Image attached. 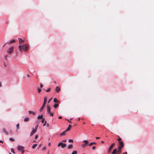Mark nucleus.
Listing matches in <instances>:
<instances>
[{
    "label": "nucleus",
    "mask_w": 154,
    "mask_h": 154,
    "mask_svg": "<svg viewBox=\"0 0 154 154\" xmlns=\"http://www.w3.org/2000/svg\"><path fill=\"white\" fill-rule=\"evenodd\" d=\"M66 120L67 121H68L70 123H71V122H70L69 120H67V119H66Z\"/></svg>",
    "instance_id": "nucleus-47"
},
{
    "label": "nucleus",
    "mask_w": 154,
    "mask_h": 154,
    "mask_svg": "<svg viewBox=\"0 0 154 154\" xmlns=\"http://www.w3.org/2000/svg\"><path fill=\"white\" fill-rule=\"evenodd\" d=\"M29 45L27 44H25L23 45H20L18 46L19 50L22 52L23 51H27L28 50Z\"/></svg>",
    "instance_id": "nucleus-1"
},
{
    "label": "nucleus",
    "mask_w": 154,
    "mask_h": 154,
    "mask_svg": "<svg viewBox=\"0 0 154 154\" xmlns=\"http://www.w3.org/2000/svg\"><path fill=\"white\" fill-rule=\"evenodd\" d=\"M41 146V144H40V145H39V146Z\"/></svg>",
    "instance_id": "nucleus-57"
},
{
    "label": "nucleus",
    "mask_w": 154,
    "mask_h": 154,
    "mask_svg": "<svg viewBox=\"0 0 154 154\" xmlns=\"http://www.w3.org/2000/svg\"><path fill=\"white\" fill-rule=\"evenodd\" d=\"M51 88H49L48 89H47V90H46V91L47 92H48L50 91L51 90Z\"/></svg>",
    "instance_id": "nucleus-33"
},
{
    "label": "nucleus",
    "mask_w": 154,
    "mask_h": 154,
    "mask_svg": "<svg viewBox=\"0 0 154 154\" xmlns=\"http://www.w3.org/2000/svg\"><path fill=\"white\" fill-rule=\"evenodd\" d=\"M43 86V85L41 83L40 84V87L41 88H42Z\"/></svg>",
    "instance_id": "nucleus-42"
},
{
    "label": "nucleus",
    "mask_w": 154,
    "mask_h": 154,
    "mask_svg": "<svg viewBox=\"0 0 154 154\" xmlns=\"http://www.w3.org/2000/svg\"><path fill=\"white\" fill-rule=\"evenodd\" d=\"M45 106V105H44V104H43L42 106L40 108V112H42L43 109H44Z\"/></svg>",
    "instance_id": "nucleus-14"
},
{
    "label": "nucleus",
    "mask_w": 154,
    "mask_h": 154,
    "mask_svg": "<svg viewBox=\"0 0 154 154\" xmlns=\"http://www.w3.org/2000/svg\"><path fill=\"white\" fill-rule=\"evenodd\" d=\"M54 103H58L59 101L56 98H54Z\"/></svg>",
    "instance_id": "nucleus-23"
},
{
    "label": "nucleus",
    "mask_w": 154,
    "mask_h": 154,
    "mask_svg": "<svg viewBox=\"0 0 154 154\" xmlns=\"http://www.w3.org/2000/svg\"><path fill=\"white\" fill-rule=\"evenodd\" d=\"M22 152V154H23L24 152V149H23V150H22V151H21Z\"/></svg>",
    "instance_id": "nucleus-41"
},
{
    "label": "nucleus",
    "mask_w": 154,
    "mask_h": 154,
    "mask_svg": "<svg viewBox=\"0 0 154 154\" xmlns=\"http://www.w3.org/2000/svg\"><path fill=\"white\" fill-rule=\"evenodd\" d=\"M19 125H20L18 123L16 125V127L17 128V131H18V129L19 128Z\"/></svg>",
    "instance_id": "nucleus-24"
},
{
    "label": "nucleus",
    "mask_w": 154,
    "mask_h": 154,
    "mask_svg": "<svg viewBox=\"0 0 154 154\" xmlns=\"http://www.w3.org/2000/svg\"><path fill=\"white\" fill-rule=\"evenodd\" d=\"M122 148H118V150L117 149H113L112 152L111 154H115L116 153H117L119 154H120L121 152V149Z\"/></svg>",
    "instance_id": "nucleus-2"
},
{
    "label": "nucleus",
    "mask_w": 154,
    "mask_h": 154,
    "mask_svg": "<svg viewBox=\"0 0 154 154\" xmlns=\"http://www.w3.org/2000/svg\"><path fill=\"white\" fill-rule=\"evenodd\" d=\"M118 141H119V142H121L122 141V139L120 138H119V139L117 140Z\"/></svg>",
    "instance_id": "nucleus-29"
},
{
    "label": "nucleus",
    "mask_w": 154,
    "mask_h": 154,
    "mask_svg": "<svg viewBox=\"0 0 154 154\" xmlns=\"http://www.w3.org/2000/svg\"><path fill=\"white\" fill-rule=\"evenodd\" d=\"M101 142L102 143H103V141H101Z\"/></svg>",
    "instance_id": "nucleus-56"
},
{
    "label": "nucleus",
    "mask_w": 154,
    "mask_h": 154,
    "mask_svg": "<svg viewBox=\"0 0 154 154\" xmlns=\"http://www.w3.org/2000/svg\"><path fill=\"white\" fill-rule=\"evenodd\" d=\"M70 130V128H69L68 127V128H67V129L66 130V132L67 131H69V130Z\"/></svg>",
    "instance_id": "nucleus-37"
},
{
    "label": "nucleus",
    "mask_w": 154,
    "mask_h": 154,
    "mask_svg": "<svg viewBox=\"0 0 154 154\" xmlns=\"http://www.w3.org/2000/svg\"><path fill=\"white\" fill-rule=\"evenodd\" d=\"M28 112L29 114H32L33 115H35L36 114L35 112L33 111H29Z\"/></svg>",
    "instance_id": "nucleus-12"
},
{
    "label": "nucleus",
    "mask_w": 154,
    "mask_h": 154,
    "mask_svg": "<svg viewBox=\"0 0 154 154\" xmlns=\"http://www.w3.org/2000/svg\"><path fill=\"white\" fill-rule=\"evenodd\" d=\"M18 39L19 40V42L20 43H21L22 42L23 43L24 42V41L21 38H19Z\"/></svg>",
    "instance_id": "nucleus-13"
},
{
    "label": "nucleus",
    "mask_w": 154,
    "mask_h": 154,
    "mask_svg": "<svg viewBox=\"0 0 154 154\" xmlns=\"http://www.w3.org/2000/svg\"><path fill=\"white\" fill-rule=\"evenodd\" d=\"M51 143H48V145L49 146H51Z\"/></svg>",
    "instance_id": "nucleus-48"
},
{
    "label": "nucleus",
    "mask_w": 154,
    "mask_h": 154,
    "mask_svg": "<svg viewBox=\"0 0 154 154\" xmlns=\"http://www.w3.org/2000/svg\"><path fill=\"white\" fill-rule=\"evenodd\" d=\"M46 149V147H44L43 149H42V150H45Z\"/></svg>",
    "instance_id": "nucleus-34"
},
{
    "label": "nucleus",
    "mask_w": 154,
    "mask_h": 154,
    "mask_svg": "<svg viewBox=\"0 0 154 154\" xmlns=\"http://www.w3.org/2000/svg\"><path fill=\"white\" fill-rule=\"evenodd\" d=\"M119 145L118 146V147L121 148H122L124 146V144L123 141H121V142H119Z\"/></svg>",
    "instance_id": "nucleus-9"
},
{
    "label": "nucleus",
    "mask_w": 154,
    "mask_h": 154,
    "mask_svg": "<svg viewBox=\"0 0 154 154\" xmlns=\"http://www.w3.org/2000/svg\"><path fill=\"white\" fill-rule=\"evenodd\" d=\"M60 88L59 87L57 86L56 87V91L58 93V92H59L60 91Z\"/></svg>",
    "instance_id": "nucleus-11"
},
{
    "label": "nucleus",
    "mask_w": 154,
    "mask_h": 154,
    "mask_svg": "<svg viewBox=\"0 0 154 154\" xmlns=\"http://www.w3.org/2000/svg\"><path fill=\"white\" fill-rule=\"evenodd\" d=\"M83 124H85V122H84V123H83Z\"/></svg>",
    "instance_id": "nucleus-58"
},
{
    "label": "nucleus",
    "mask_w": 154,
    "mask_h": 154,
    "mask_svg": "<svg viewBox=\"0 0 154 154\" xmlns=\"http://www.w3.org/2000/svg\"><path fill=\"white\" fill-rule=\"evenodd\" d=\"M51 99H52V98L50 99L49 100V101H48V103H49Z\"/></svg>",
    "instance_id": "nucleus-46"
},
{
    "label": "nucleus",
    "mask_w": 154,
    "mask_h": 154,
    "mask_svg": "<svg viewBox=\"0 0 154 154\" xmlns=\"http://www.w3.org/2000/svg\"><path fill=\"white\" fill-rule=\"evenodd\" d=\"M66 131L65 130V131H63V133H61L60 134V136H62L65 135L66 134Z\"/></svg>",
    "instance_id": "nucleus-17"
},
{
    "label": "nucleus",
    "mask_w": 154,
    "mask_h": 154,
    "mask_svg": "<svg viewBox=\"0 0 154 154\" xmlns=\"http://www.w3.org/2000/svg\"><path fill=\"white\" fill-rule=\"evenodd\" d=\"M26 76H27L28 78H29V75H26Z\"/></svg>",
    "instance_id": "nucleus-50"
},
{
    "label": "nucleus",
    "mask_w": 154,
    "mask_h": 154,
    "mask_svg": "<svg viewBox=\"0 0 154 154\" xmlns=\"http://www.w3.org/2000/svg\"><path fill=\"white\" fill-rule=\"evenodd\" d=\"M47 126L48 127H49V126H50V125H49V123H47Z\"/></svg>",
    "instance_id": "nucleus-43"
},
{
    "label": "nucleus",
    "mask_w": 154,
    "mask_h": 154,
    "mask_svg": "<svg viewBox=\"0 0 154 154\" xmlns=\"http://www.w3.org/2000/svg\"><path fill=\"white\" fill-rule=\"evenodd\" d=\"M57 146L58 147L61 146V147L62 148H64L66 147V143H63L62 142H60L58 143Z\"/></svg>",
    "instance_id": "nucleus-5"
},
{
    "label": "nucleus",
    "mask_w": 154,
    "mask_h": 154,
    "mask_svg": "<svg viewBox=\"0 0 154 154\" xmlns=\"http://www.w3.org/2000/svg\"><path fill=\"white\" fill-rule=\"evenodd\" d=\"M24 148L23 146H21L18 145L17 146V149L20 151L23 150L24 149Z\"/></svg>",
    "instance_id": "nucleus-10"
},
{
    "label": "nucleus",
    "mask_w": 154,
    "mask_h": 154,
    "mask_svg": "<svg viewBox=\"0 0 154 154\" xmlns=\"http://www.w3.org/2000/svg\"><path fill=\"white\" fill-rule=\"evenodd\" d=\"M3 132L4 133H5L7 135H8V133L6 131V129L5 128H4L3 129Z\"/></svg>",
    "instance_id": "nucleus-15"
},
{
    "label": "nucleus",
    "mask_w": 154,
    "mask_h": 154,
    "mask_svg": "<svg viewBox=\"0 0 154 154\" xmlns=\"http://www.w3.org/2000/svg\"><path fill=\"white\" fill-rule=\"evenodd\" d=\"M10 140L11 141H14V139H13V138H10Z\"/></svg>",
    "instance_id": "nucleus-31"
},
{
    "label": "nucleus",
    "mask_w": 154,
    "mask_h": 154,
    "mask_svg": "<svg viewBox=\"0 0 154 154\" xmlns=\"http://www.w3.org/2000/svg\"><path fill=\"white\" fill-rule=\"evenodd\" d=\"M73 145L72 144L69 145L68 147V149H71L73 148Z\"/></svg>",
    "instance_id": "nucleus-21"
},
{
    "label": "nucleus",
    "mask_w": 154,
    "mask_h": 154,
    "mask_svg": "<svg viewBox=\"0 0 154 154\" xmlns=\"http://www.w3.org/2000/svg\"><path fill=\"white\" fill-rule=\"evenodd\" d=\"M47 98L46 97H45L44 98V103H43V104L45 105L46 103H47Z\"/></svg>",
    "instance_id": "nucleus-16"
},
{
    "label": "nucleus",
    "mask_w": 154,
    "mask_h": 154,
    "mask_svg": "<svg viewBox=\"0 0 154 154\" xmlns=\"http://www.w3.org/2000/svg\"><path fill=\"white\" fill-rule=\"evenodd\" d=\"M2 86V84L1 82H0V87H1Z\"/></svg>",
    "instance_id": "nucleus-49"
},
{
    "label": "nucleus",
    "mask_w": 154,
    "mask_h": 154,
    "mask_svg": "<svg viewBox=\"0 0 154 154\" xmlns=\"http://www.w3.org/2000/svg\"><path fill=\"white\" fill-rule=\"evenodd\" d=\"M119 154L117 153V154Z\"/></svg>",
    "instance_id": "nucleus-60"
},
{
    "label": "nucleus",
    "mask_w": 154,
    "mask_h": 154,
    "mask_svg": "<svg viewBox=\"0 0 154 154\" xmlns=\"http://www.w3.org/2000/svg\"><path fill=\"white\" fill-rule=\"evenodd\" d=\"M66 141V140H62V142H65Z\"/></svg>",
    "instance_id": "nucleus-39"
},
{
    "label": "nucleus",
    "mask_w": 154,
    "mask_h": 154,
    "mask_svg": "<svg viewBox=\"0 0 154 154\" xmlns=\"http://www.w3.org/2000/svg\"><path fill=\"white\" fill-rule=\"evenodd\" d=\"M15 42V40H10L8 42V44H10V43H14Z\"/></svg>",
    "instance_id": "nucleus-18"
},
{
    "label": "nucleus",
    "mask_w": 154,
    "mask_h": 154,
    "mask_svg": "<svg viewBox=\"0 0 154 154\" xmlns=\"http://www.w3.org/2000/svg\"><path fill=\"white\" fill-rule=\"evenodd\" d=\"M38 125H37L35 126V128L33 129L32 130L31 132V133H30V136L34 134L36 132L37 129V128H38Z\"/></svg>",
    "instance_id": "nucleus-3"
},
{
    "label": "nucleus",
    "mask_w": 154,
    "mask_h": 154,
    "mask_svg": "<svg viewBox=\"0 0 154 154\" xmlns=\"http://www.w3.org/2000/svg\"><path fill=\"white\" fill-rule=\"evenodd\" d=\"M6 44V43L2 47L3 48L5 46V45Z\"/></svg>",
    "instance_id": "nucleus-54"
},
{
    "label": "nucleus",
    "mask_w": 154,
    "mask_h": 154,
    "mask_svg": "<svg viewBox=\"0 0 154 154\" xmlns=\"http://www.w3.org/2000/svg\"><path fill=\"white\" fill-rule=\"evenodd\" d=\"M3 143V141H2V140H0V143Z\"/></svg>",
    "instance_id": "nucleus-52"
},
{
    "label": "nucleus",
    "mask_w": 154,
    "mask_h": 154,
    "mask_svg": "<svg viewBox=\"0 0 154 154\" xmlns=\"http://www.w3.org/2000/svg\"><path fill=\"white\" fill-rule=\"evenodd\" d=\"M38 137V135H36L35 137V139H37Z\"/></svg>",
    "instance_id": "nucleus-40"
},
{
    "label": "nucleus",
    "mask_w": 154,
    "mask_h": 154,
    "mask_svg": "<svg viewBox=\"0 0 154 154\" xmlns=\"http://www.w3.org/2000/svg\"><path fill=\"white\" fill-rule=\"evenodd\" d=\"M11 152H13V153H15L14 151V149H11Z\"/></svg>",
    "instance_id": "nucleus-32"
},
{
    "label": "nucleus",
    "mask_w": 154,
    "mask_h": 154,
    "mask_svg": "<svg viewBox=\"0 0 154 154\" xmlns=\"http://www.w3.org/2000/svg\"><path fill=\"white\" fill-rule=\"evenodd\" d=\"M80 118H79V119H78V121H79L80 120Z\"/></svg>",
    "instance_id": "nucleus-55"
},
{
    "label": "nucleus",
    "mask_w": 154,
    "mask_h": 154,
    "mask_svg": "<svg viewBox=\"0 0 154 154\" xmlns=\"http://www.w3.org/2000/svg\"><path fill=\"white\" fill-rule=\"evenodd\" d=\"M10 154H11V153H10Z\"/></svg>",
    "instance_id": "nucleus-59"
},
{
    "label": "nucleus",
    "mask_w": 154,
    "mask_h": 154,
    "mask_svg": "<svg viewBox=\"0 0 154 154\" xmlns=\"http://www.w3.org/2000/svg\"><path fill=\"white\" fill-rule=\"evenodd\" d=\"M69 142V143L70 142H73V140L71 139H69L68 141Z\"/></svg>",
    "instance_id": "nucleus-30"
},
{
    "label": "nucleus",
    "mask_w": 154,
    "mask_h": 154,
    "mask_svg": "<svg viewBox=\"0 0 154 154\" xmlns=\"http://www.w3.org/2000/svg\"><path fill=\"white\" fill-rule=\"evenodd\" d=\"M37 90L38 92L40 93L41 91V89L39 88H37Z\"/></svg>",
    "instance_id": "nucleus-27"
},
{
    "label": "nucleus",
    "mask_w": 154,
    "mask_h": 154,
    "mask_svg": "<svg viewBox=\"0 0 154 154\" xmlns=\"http://www.w3.org/2000/svg\"><path fill=\"white\" fill-rule=\"evenodd\" d=\"M59 106L58 104H55L54 105V107L55 108H56Z\"/></svg>",
    "instance_id": "nucleus-25"
},
{
    "label": "nucleus",
    "mask_w": 154,
    "mask_h": 154,
    "mask_svg": "<svg viewBox=\"0 0 154 154\" xmlns=\"http://www.w3.org/2000/svg\"><path fill=\"white\" fill-rule=\"evenodd\" d=\"M43 116H42V115L39 116L38 117V119H43Z\"/></svg>",
    "instance_id": "nucleus-22"
},
{
    "label": "nucleus",
    "mask_w": 154,
    "mask_h": 154,
    "mask_svg": "<svg viewBox=\"0 0 154 154\" xmlns=\"http://www.w3.org/2000/svg\"><path fill=\"white\" fill-rule=\"evenodd\" d=\"M8 57V55H6L5 56V59H7Z\"/></svg>",
    "instance_id": "nucleus-44"
},
{
    "label": "nucleus",
    "mask_w": 154,
    "mask_h": 154,
    "mask_svg": "<svg viewBox=\"0 0 154 154\" xmlns=\"http://www.w3.org/2000/svg\"><path fill=\"white\" fill-rule=\"evenodd\" d=\"M100 138V137H96V139H99Z\"/></svg>",
    "instance_id": "nucleus-51"
},
{
    "label": "nucleus",
    "mask_w": 154,
    "mask_h": 154,
    "mask_svg": "<svg viewBox=\"0 0 154 154\" xmlns=\"http://www.w3.org/2000/svg\"><path fill=\"white\" fill-rule=\"evenodd\" d=\"M96 143L95 142H93L90 143L88 144V145L89 146H91L93 144H96Z\"/></svg>",
    "instance_id": "nucleus-20"
},
{
    "label": "nucleus",
    "mask_w": 154,
    "mask_h": 154,
    "mask_svg": "<svg viewBox=\"0 0 154 154\" xmlns=\"http://www.w3.org/2000/svg\"><path fill=\"white\" fill-rule=\"evenodd\" d=\"M83 142L84 143L82 145L83 148H84L89 143V142L88 140H84L83 141Z\"/></svg>",
    "instance_id": "nucleus-7"
},
{
    "label": "nucleus",
    "mask_w": 154,
    "mask_h": 154,
    "mask_svg": "<svg viewBox=\"0 0 154 154\" xmlns=\"http://www.w3.org/2000/svg\"><path fill=\"white\" fill-rule=\"evenodd\" d=\"M14 48L13 46L11 47L7 50V52L9 54H11L14 51Z\"/></svg>",
    "instance_id": "nucleus-6"
},
{
    "label": "nucleus",
    "mask_w": 154,
    "mask_h": 154,
    "mask_svg": "<svg viewBox=\"0 0 154 154\" xmlns=\"http://www.w3.org/2000/svg\"><path fill=\"white\" fill-rule=\"evenodd\" d=\"M29 117H26L24 119V122H28L29 121Z\"/></svg>",
    "instance_id": "nucleus-19"
},
{
    "label": "nucleus",
    "mask_w": 154,
    "mask_h": 154,
    "mask_svg": "<svg viewBox=\"0 0 154 154\" xmlns=\"http://www.w3.org/2000/svg\"><path fill=\"white\" fill-rule=\"evenodd\" d=\"M46 122H46V121H45L44 123V124L43 125V126H45L46 125Z\"/></svg>",
    "instance_id": "nucleus-35"
},
{
    "label": "nucleus",
    "mask_w": 154,
    "mask_h": 154,
    "mask_svg": "<svg viewBox=\"0 0 154 154\" xmlns=\"http://www.w3.org/2000/svg\"><path fill=\"white\" fill-rule=\"evenodd\" d=\"M37 144H33L32 145V149L35 148L36 147V146H37Z\"/></svg>",
    "instance_id": "nucleus-26"
},
{
    "label": "nucleus",
    "mask_w": 154,
    "mask_h": 154,
    "mask_svg": "<svg viewBox=\"0 0 154 154\" xmlns=\"http://www.w3.org/2000/svg\"><path fill=\"white\" fill-rule=\"evenodd\" d=\"M96 149V147L95 146H93L92 148V149L93 150H94V149Z\"/></svg>",
    "instance_id": "nucleus-38"
},
{
    "label": "nucleus",
    "mask_w": 154,
    "mask_h": 154,
    "mask_svg": "<svg viewBox=\"0 0 154 154\" xmlns=\"http://www.w3.org/2000/svg\"><path fill=\"white\" fill-rule=\"evenodd\" d=\"M69 128H70L71 127V125H69Z\"/></svg>",
    "instance_id": "nucleus-53"
},
{
    "label": "nucleus",
    "mask_w": 154,
    "mask_h": 154,
    "mask_svg": "<svg viewBox=\"0 0 154 154\" xmlns=\"http://www.w3.org/2000/svg\"><path fill=\"white\" fill-rule=\"evenodd\" d=\"M77 151H73L72 154H77Z\"/></svg>",
    "instance_id": "nucleus-28"
},
{
    "label": "nucleus",
    "mask_w": 154,
    "mask_h": 154,
    "mask_svg": "<svg viewBox=\"0 0 154 154\" xmlns=\"http://www.w3.org/2000/svg\"><path fill=\"white\" fill-rule=\"evenodd\" d=\"M58 119H62V117L61 116H59L58 117Z\"/></svg>",
    "instance_id": "nucleus-45"
},
{
    "label": "nucleus",
    "mask_w": 154,
    "mask_h": 154,
    "mask_svg": "<svg viewBox=\"0 0 154 154\" xmlns=\"http://www.w3.org/2000/svg\"><path fill=\"white\" fill-rule=\"evenodd\" d=\"M47 111L48 112V113L50 115L52 116H53V113L51 112V107L49 105L47 106Z\"/></svg>",
    "instance_id": "nucleus-4"
},
{
    "label": "nucleus",
    "mask_w": 154,
    "mask_h": 154,
    "mask_svg": "<svg viewBox=\"0 0 154 154\" xmlns=\"http://www.w3.org/2000/svg\"><path fill=\"white\" fill-rule=\"evenodd\" d=\"M115 145V143H112L110 146L109 147V148L108 150V153H110L111 150L112 148Z\"/></svg>",
    "instance_id": "nucleus-8"
},
{
    "label": "nucleus",
    "mask_w": 154,
    "mask_h": 154,
    "mask_svg": "<svg viewBox=\"0 0 154 154\" xmlns=\"http://www.w3.org/2000/svg\"><path fill=\"white\" fill-rule=\"evenodd\" d=\"M42 119V121H41V122H42V123H43L44 122V121H45V119H43H43Z\"/></svg>",
    "instance_id": "nucleus-36"
}]
</instances>
